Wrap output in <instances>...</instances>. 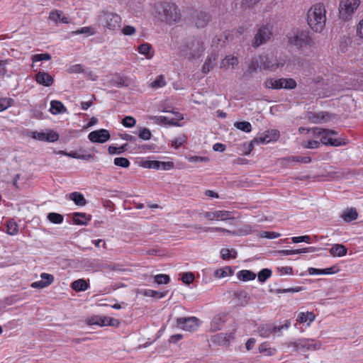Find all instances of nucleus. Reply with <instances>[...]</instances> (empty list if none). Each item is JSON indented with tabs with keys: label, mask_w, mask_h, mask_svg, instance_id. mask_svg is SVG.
<instances>
[{
	"label": "nucleus",
	"mask_w": 363,
	"mask_h": 363,
	"mask_svg": "<svg viewBox=\"0 0 363 363\" xmlns=\"http://www.w3.org/2000/svg\"><path fill=\"white\" fill-rule=\"evenodd\" d=\"M325 13V7L322 3L314 4L308 11L307 22L313 31L320 33L324 29L326 23Z\"/></svg>",
	"instance_id": "f257e3e1"
},
{
	"label": "nucleus",
	"mask_w": 363,
	"mask_h": 363,
	"mask_svg": "<svg viewBox=\"0 0 363 363\" xmlns=\"http://www.w3.org/2000/svg\"><path fill=\"white\" fill-rule=\"evenodd\" d=\"M156 11L158 17L169 24L177 23L181 18L179 9L172 3L161 2L157 5Z\"/></svg>",
	"instance_id": "f03ea898"
},
{
	"label": "nucleus",
	"mask_w": 363,
	"mask_h": 363,
	"mask_svg": "<svg viewBox=\"0 0 363 363\" xmlns=\"http://www.w3.org/2000/svg\"><path fill=\"white\" fill-rule=\"evenodd\" d=\"M283 65V63L279 62L277 59L273 56L259 55L252 59L248 67V72H254L257 69L275 70L278 67H282Z\"/></svg>",
	"instance_id": "7ed1b4c3"
},
{
	"label": "nucleus",
	"mask_w": 363,
	"mask_h": 363,
	"mask_svg": "<svg viewBox=\"0 0 363 363\" xmlns=\"http://www.w3.org/2000/svg\"><path fill=\"white\" fill-rule=\"evenodd\" d=\"M288 38L290 45L298 50L312 46L313 44V39L308 30L300 29L293 30L289 34Z\"/></svg>",
	"instance_id": "20e7f679"
},
{
	"label": "nucleus",
	"mask_w": 363,
	"mask_h": 363,
	"mask_svg": "<svg viewBox=\"0 0 363 363\" xmlns=\"http://www.w3.org/2000/svg\"><path fill=\"white\" fill-rule=\"evenodd\" d=\"M204 45L202 40L199 38L187 41L181 50L182 55L189 60L199 58L204 52Z\"/></svg>",
	"instance_id": "39448f33"
},
{
	"label": "nucleus",
	"mask_w": 363,
	"mask_h": 363,
	"mask_svg": "<svg viewBox=\"0 0 363 363\" xmlns=\"http://www.w3.org/2000/svg\"><path fill=\"white\" fill-rule=\"evenodd\" d=\"M284 345L288 347H293L295 352L301 351L303 352L309 350H318L321 346L320 342L308 338H300L296 341L286 342Z\"/></svg>",
	"instance_id": "423d86ee"
},
{
	"label": "nucleus",
	"mask_w": 363,
	"mask_h": 363,
	"mask_svg": "<svg viewBox=\"0 0 363 363\" xmlns=\"http://www.w3.org/2000/svg\"><path fill=\"white\" fill-rule=\"evenodd\" d=\"M360 0H340L339 4V16L344 21H349L359 6Z\"/></svg>",
	"instance_id": "0eeeda50"
},
{
	"label": "nucleus",
	"mask_w": 363,
	"mask_h": 363,
	"mask_svg": "<svg viewBox=\"0 0 363 363\" xmlns=\"http://www.w3.org/2000/svg\"><path fill=\"white\" fill-rule=\"evenodd\" d=\"M272 36V26L266 24L260 26L252 42V46L255 48L267 43Z\"/></svg>",
	"instance_id": "6e6552de"
},
{
	"label": "nucleus",
	"mask_w": 363,
	"mask_h": 363,
	"mask_svg": "<svg viewBox=\"0 0 363 363\" xmlns=\"http://www.w3.org/2000/svg\"><path fill=\"white\" fill-rule=\"evenodd\" d=\"M103 26L106 28L116 31L118 30L122 24V20L119 15L111 12H103L101 15Z\"/></svg>",
	"instance_id": "1a4fd4ad"
},
{
	"label": "nucleus",
	"mask_w": 363,
	"mask_h": 363,
	"mask_svg": "<svg viewBox=\"0 0 363 363\" xmlns=\"http://www.w3.org/2000/svg\"><path fill=\"white\" fill-rule=\"evenodd\" d=\"M191 18L198 28H205L211 21V17L208 13L198 10H194L191 13Z\"/></svg>",
	"instance_id": "9d476101"
},
{
	"label": "nucleus",
	"mask_w": 363,
	"mask_h": 363,
	"mask_svg": "<svg viewBox=\"0 0 363 363\" xmlns=\"http://www.w3.org/2000/svg\"><path fill=\"white\" fill-rule=\"evenodd\" d=\"M201 215L208 220H227L234 219L233 212L228 211H206Z\"/></svg>",
	"instance_id": "9b49d317"
},
{
	"label": "nucleus",
	"mask_w": 363,
	"mask_h": 363,
	"mask_svg": "<svg viewBox=\"0 0 363 363\" xmlns=\"http://www.w3.org/2000/svg\"><path fill=\"white\" fill-rule=\"evenodd\" d=\"M198 318L196 317L178 318H177V326L184 330L194 331L199 326Z\"/></svg>",
	"instance_id": "f8f14e48"
},
{
	"label": "nucleus",
	"mask_w": 363,
	"mask_h": 363,
	"mask_svg": "<svg viewBox=\"0 0 363 363\" xmlns=\"http://www.w3.org/2000/svg\"><path fill=\"white\" fill-rule=\"evenodd\" d=\"M110 133L106 129H99L91 132L88 135L89 140L92 143H104L110 139Z\"/></svg>",
	"instance_id": "ddd939ff"
},
{
	"label": "nucleus",
	"mask_w": 363,
	"mask_h": 363,
	"mask_svg": "<svg viewBox=\"0 0 363 363\" xmlns=\"http://www.w3.org/2000/svg\"><path fill=\"white\" fill-rule=\"evenodd\" d=\"M35 79L37 83L45 86H50L53 82V77L46 72H38L35 76Z\"/></svg>",
	"instance_id": "4468645a"
},
{
	"label": "nucleus",
	"mask_w": 363,
	"mask_h": 363,
	"mask_svg": "<svg viewBox=\"0 0 363 363\" xmlns=\"http://www.w3.org/2000/svg\"><path fill=\"white\" fill-rule=\"evenodd\" d=\"M40 277L42 280L31 284L32 288L43 289L50 285L54 281V277L50 274L42 273Z\"/></svg>",
	"instance_id": "2eb2a0df"
},
{
	"label": "nucleus",
	"mask_w": 363,
	"mask_h": 363,
	"mask_svg": "<svg viewBox=\"0 0 363 363\" xmlns=\"http://www.w3.org/2000/svg\"><path fill=\"white\" fill-rule=\"evenodd\" d=\"M313 133L315 135L321 136L320 143L328 145L327 140H329V136L331 135H337V133L335 130H331L328 129H323L320 128H313Z\"/></svg>",
	"instance_id": "dca6fc26"
},
{
	"label": "nucleus",
	"mask_w": 363,
	"mask_h": 363,
	"mask_svg": "<svg viewBox=\"0 0 363 363\" xmlns=\"http://www.w3.org/2000/svg\"><path fill=\"white\" fill-rule=\"evenodd\" d=\"M308 118L313 123H322L323 122H327L330 119V115L328 112H310Z\"/></svg>",
	"instance_id": "f3484780"
},
{
	"label": "nucleus",
	"mask_w": 363,
	"mask_h": 363,
	"mask_svg": "<svg viewBox=\"0 0 363 363\" xmlns=\"http://www.w3.org/2000/svg\"><path fill=\"white\" fill-rule=\"evenodd\" d=\"M225 317L223 314L215 315L211 323V330L216 332L221 330L225 322Z\"/></svg>",
	"instance_id": "a211bd4d"
},
{
	"label": "nucleus",
	"mask_w": 363,
	"mask_h": 363,
	"mask_svg": "<svg viewBox=\"0 0 363 363\" xmlns=\"http://www.w3.org/2000/svg\"><path fill=\"white\" fill-rule=\"evenodd\" d=\"M234 338V334L230 333H219L213 336L211 340L218 345H226L230 340Z\"/></svg>",
	"instance_id": "6ab92c4d"
},
{
	"label": "nucleus",
	"mask_w": 363,
	"mask_h": 363,
	"mask_svg": "<svg viewBox=\"0 0 363 363\" xmlns=\"http://www.w3.org/2000/svg\"><path fill=\"white\" fill-rule=\"evenodd\" d=\"M329 251L333 257H343L346 255L347 249L342 244H334Z\"/></svg>",
	"instance_id": "aec40b11"
},
{
	"label": "nucleus",
	"mask_w": 363,
	"mask_h": 363,
	"mask_svg": "<svg viewBox=\"0 0 363 363\" xmlns=\"http://www.w3.org/2000/svg\"><path fill=\"white\" fill-rule=\"evenodd\" d=\"M340 217L347 223L352 222L356 220L358 217V213L354 208L345 209L341 214Z\"/></svg>",
	"instance_id": "412c9836"
},
{
	"label": "nucleus",
	"mask_w": 363,
	"mask_h": 363,
	"mask_svg": "<svg viewBox=\"0 0 363 363\" xmlns=\"http://www.w3.org/2000/svg\"><path fill=\"white\" fill-rule=\"evenodd\" d=\"M192 227L194 229H196V230H202L205 233H209V232L210 233H212V232H225V233H229L230 235H236L235 232L231 231V230H227V229L223 228H218V227H213V228L202 227L200 225H194Z\"/></svg>",
	"instance_id": "4be33fe9"
},
{
	"label": "nucleus",
	"mask_w": 363,
	"mask_h": 363,
	"mask_svg": "<svg viewBox=\"0 0 363 363\" xmlns=\"http://www.w3.org/2000/svg\"><path fill=\"white\" fill-rule=\"evenodd\" d=\"M50 111L51 113L56 115L65 113L67 111V108L61 101L53 100L50 103Z\"/></svg>",
	"instance_id": "5701e85b"
},
{
	"label": "nucleus",
	"mask_w": 363,
	"mask_h": 363,
	"mask_svg": "<svg viewBox=\"0 0 363 363\" xmlns=\"http://www.w3.org/2000/svg\"><path fill=\"white\" fill-rule=\"evenodd\" d=\"M49 19L55 23L61 22L63 23H68L67 18L62 16V12L59 10H53L50 11Z\"/></svg>",
	"instance_id": "b1692460"
},
{
	"label": "nucleus",
	"mask_w": 363,
	"mask_h": 363,
	"mask_svg": "<svg viewBox=\"0 0 363 363\" xmlns=\"http://www.w3.org/2000/svg\"><path fill=\"white\" fill-rule=\"evenodd\" d=\"M257 331L262 337H268L272 334V323L260 325Z\"/></svg>",
	"instance_id": "393cba45"
},
{
	"label": "nucleus",
	"mask_w": 363,
	"mask_h": 363,
	"mask_svg": "<svg viewBox=\"0 0 363 363\" xmlns=\"http://www.w3.org/2000/svg\"><path fill=\"white\" fill-rule=\"evenodd\" d=\"M264 86L267 89H282V78L274 79L267 78L264 82Z\"/></svg>",
	"instance_id": "a878e982"
},
{
	"label": "nucleus",
	"mask_w": 363,
	"mask_h": 363,
	"mask_svg": "<svg viewBox=\"0 0 363 363\" xmlns=\"http://www.w3.org/2000/svg\"><path fill=\"white\" fill-rule=\"evenodd\" d=\"M70 200L73 201L74 203L79 206H84L86 204V200L82 194L74 191L69 194Z\"/></svg>",
	"instance_id": "bb28decb"
},
{
	"label": "nucleus",
	"mask_w": 363,
	"mask_h": 363,
	"mask_svg": "<svg viewBox=\"0 0 363 363\" xmlns=\"http://www.w3.org/2000/svg\"><path fill=\"white\" fill-rule=\"evenodd\" d=\"M73 221L77 225H86L91 220V216L84 213H75L73 214Z\"/></svg>",
	"instance_id": "cd10ccee"
},
{
	"label": "nucleus",
	"mask_w": 363,
	"mask_h": 363,
	"mask_svg": "<svg viewBox=\"0 0 363 363\" xmlns=\"http://www.w3.org/2000/svg\"><path fill=\"white\" fill-rule=\"evenodd\" d=\"M238 62L237 57L233 56H227L223 60L220 67L225 69H228L230 67L234 68L238 65Z\"/></svg>",
	"instance_id": "c85d7f7f"
},
{
	"label": "nucleus",
	"mask_w": 363,
	"mask_h": 363,
	"mask_svg": "<svg viewBox=\"0 0 363 363\" xmlns=\"http://www.w3.org/2000/svg\"><path fill=\"white\" fill-rule=\"evenodd\" d=\"M239 280L246 281L254 280L256 277L255 273L250 270H241L237 274Z\"/></svg>",
	"instance_id": "c756f323"
},
{
	"label": "nucleus",
	"mask_w": 363,
	"mask_h": 363,
	"mask_svg": "<svg viewBox=\"0 0 363 363\" xmlns=\"http://www.w3.org/2000/svg\"><path fill=\"white\" fill-rule=\"evenodd\" d=\"M89 288V284L83 279L74 281L72 283V289L75 291H84Z\"/></svg>",
	"instance_id": "7c9ffc66"
},
{
	"label": "nucleus",
	"mask_w": 363,
	"mask_h": 363,
	"mask_svg": "<svg viewBox=\"0 0 363 363\" xmlns=\"http://www.w3.org/2000/svg\"><path fill=\"white\" fill-rule=\"evenodd\" d=\"M60 154L67 155L69 157L75 158V159H80L84 160H89L93 158V155L91 154H87V155H82L79 154L78 152L75 151H72L70 152H66L65 151H60Z\"/></svg>",
	"instance_id": "2f4dec72"
},
{
	"label": "nucleus",
	"mask_w": 363,
	"mask_h": 363,
	"mask_svg": "<svg viewBox=\"0 0 363 363\" xmlns=\"http://www.w3.org/2000/svg\"><path fill=\"white\" fill-rule=\"evenodd\" d=\"M291 325V322L289 320L285 321V323L281 325L277 326L274 324H272V334L277 335L278 336H281L283 335L284 330H288Z\"/></svg>",
	"instance_id": "473e14b6"
},
{
	"label": "nucleus",
	"mask_w": 363,
	"mask_h": 363,
	"mask_svg": "<svg viewBox=\"0 0 363 363\" xmlns=\"http://www.w3.org/2000/svg\"><path fill=\"white\" fill-rule=\"evenodd\" d=\"M108 317L106 316H94L88 320V325H97L99 326H106V320Z\"/></svg>",
	"instance_id": "72a5a7b5"
},
{
	"label": "nucleus",
	"mask_w": 363,
	"mask_h": 363,
	"mask_svg": "<svg viewBox=\"0 0 363 363\" xmlns=\"http://www.w3.org/2000/svg\"><path fill=\"white\" fill-rule=\"evenodd\" d=\"M335 267H329L323 269H316L313 267H310L308 269V272L311 275L313 274H332L335 273L334 271Z\"/></svg>",
	"instance_id": "f704fd0d"
},
{
	"label": "nucleus",
	"mask_w": 363,
	"mask_h": 363,
	"mask_svg": "<svg viewBox=\"0 0 363 363\" xmlns=\"http://www.w3.org/2000/svg\"><path fill=\"white\" fill-rule=\"evenodd\" d=\"M284 161H286L288 163L292 162H301L304 164H308L311 162V159L309 157H299V156H291L288 157L283 159Z\"/></svg>",
	"instance_id": "c9c22d12"
},
{
	"label": "nucleus",
	"mask_w": 363,
	"mask_h": 363,
	"mask_svg": "<svg viewBox=\"0 0 363 363\" xmlns=\"http://www.w3.org/2000/svg\"><path fill=\"white\" fill-rule=\"evenodd\" d=\"M235 296L238 299L242 306H245L250 301V296L245 291H240L235 293Z\"/></svg>",
	"instance_id": "e433bc0d"
},
{
	"label": "nucleus",
	"mask_w": 363,
	"mask_h": 363,
	"mask_svg": "<svg viewBox=\"0 0 363 363\" xmlns=\"http://www.w3.org/2000/svg\"><path fill=\"white\" fill-rule=\"evenodd\" d=\"M216 60V57L207 58L202 66V72L203 74H208L211 70H212L215 65Z\"/></svg>",
	"instance_id": "4c0bfd02"
},
{
	"label": "nucleus",
	"mask_w": 363,
	"mask_h": 363,
	"mask_svg": "<svg viewBox=\"0 0 363 363\" xmlns=\"http://www.w3.org/2000/svg\"><path fill=\"white\" fill-rule=\"evenodd\" d=\"M99 269H101H101H109L111 271H120V272L125 271V269L121 268L120 264H115V263H110V264L104 263V264H101L99 266Z\"/></svg>",
	"instance_id": "58836bf2"
},
{
	"label": "nucleus",
	"mask_w": 363,
	"mask_h": 363,
	"mask_svg": "<svg viewBox=\"0 0 363 363\" xmlns=\"http://www.w3.org/2000/svg\"><path fill=\"white\" fill-rule=\"evenodd\" d=\"M18 231V226L17 223L13 220H10L8 221L6 225V232L8 234L11 235H14L17 234Z\"/></svg>",
	"instance_id": "ea45409f"
},
{
	"label": "nucleus",
	"mask_w": 363,
	"mask_h": 363,
	"mask_svg": "<svg viewBox=\"0 0 363 363\" xmlns=\"http://www.w3.org/2000/svg\"><path fill=\"white\" fill-rule=\"evenodd\" d=\"M234 125L238 129L245 133H250L252 130V125L247 121L236 122Z\"/></svg>",
	"instance_id": "a19ab883"
},
{
	"label": "nucleus",
	"mask_w": 363,
	"mask_h": 363,
	"mask_svg": "<svg viewBox=\"0 0 363 363\" xmlns=\"http://www.w3.org/2000/svg\"><path fill=\"white\" fill-rule=\"evenodd\" d=\"M151 45L148 43H143L138 46V51L139 53L145 55L147 58H151L152 55H150V50Z\"/></svg>",
	"instance_id": "79ce46f5"
},
{
	"label": "nucleus",
	"mask_w": 363,
	"mask_h": 363,
	"mask_svg": "<svg viewBox=\"0 0 363 363\" xmlns=\"http://www.w3.org/2000/svg\"><path fill=\"white\" fill-rule=\"evenodd\" d=\"M259 351L261 353H264L266 355L272 356L276 352L275 348L268 347L267 343H262L259 346Z\"/></svg>",
	"instance_id": "37998d69"
},
{
	"label": "nucleus",
	"mask_w": 363,
	"mask_h": 363,
	"mask_svg": "<svg viewBox=\"0 0 363 363\" xmlns=\"http://www.w3.org/2000/svg\"><path fill=\"white\" fill-rule=\"evenodd\" d=\"M48 219L52 223L60 224L63 221V216L57 213H50L48 215Z\"/></svg>",
	"instance_id": "c03bdc74"
},
{
	"label": "nucleus",
	"mask_w": 363,
	"mask_h": 363,
	"mask_svg": "<svg viewBox=\"0 0 363 363\" xmlns=\"http://www.w3.org/2000/svg\"><path fill=\"white\" fill-rule=\"evenodd\" d=\"M128 144L125 143L118 147L114 146H109L108 148V153L110 155L121 154L127 150Z\"/></svg>",
	"instance_id": "a18cd8bd"
},
{
	"label": "nucleus",
	"mask_w": 363,
	"mask_h": 363,
	"mask_svg": "<svg viewBox=\"0 0 363 363\" xmlns=\"http://www.w3.org/2000/svg\"><path fill=\"white\" fill-rule=\"evenodd\" d=\"M296 82L291 78L284 79L282 78V88L286 89H294L296 87Z\"/></svg>",
	"instance_id": "49530a36"
},
{
	"label": "nucleus",
	"mask_w": 363,
	"mask_h": 363,
	"mask_svg": "<svg viewBox=\"0 0 363 363\" xmlns=\"http://www.w3.org/2000/svg\"><path fill=\"white\" fill-rule=\"evenodd\" d=\"M13 104V99L11 98H0V111H3Z\"/></svg>",
	"instance_id": "de8ad7c7"
},
{
	"label": "nucleus",
	"mask_w": 363,
	"mask_h": 363,
	"mask_svg": "<svg viewBox=\"0 0 363 363\" xmlns=\"http://www.w3.org/2000/svg\"><path fill=\"white\" fill-rule=\"evenodd\" d=\"M138 137L144 140H148L152 137L150 130L147 128H140L138 130Z\"/></svg>",
	"instance_id": "09e8293b"
},
{
	"label": "nucleus",
	"mask_w": 363,
	"mask_h": 363,
	"mask_svg": "<svg viewBox=\"0 0 363 363\" xmlns=\"http://www.w3.org/2000/svg\"><path fill=\"white\" fill-rule=\"evenodd\" d=\"M232 274L230 267H226L223 269H219L214 272V276L217 278H222Z\"/></svg>",
	"instance_id": "8fccbe9b"
},
{
	"label": "nucleus",
	"mask_w": 363,
	"mask_h": 363,
	"mask_svg": "<svg viewBox=\"0 0 363 363\" xmlns=\"http://www.w3.org/2000/svg\"><path fill=\"white\" fill-rule=\"evenodd\" d=\"M272 275V271L269 269H263L258 273V280L264 282Z\"/></svg>",
	"instance_id": "3c124183"
},
{
	"label": "nucleus",
	"mask_w": 363,
	"mask_h": 363,
	"mask_svg": "<svg viewBox=\"0 0 363 363\" xmlns=\"http://www.w3.org/2000/svg\"><path fill=\"white\" fill-rule=\"evenodd\" d=\"M114 164L116 166L127 168L130 166V162L127 158L125 157H116L114 159Z\"/></svg>",
	"instance_id": "603ef678"
},
{
	"label": "nucleus",
	"mask_w": 363,
	"mask_h": 363,
	"mask_svg": "<svg viewBox=\"0 0 363 363\" xmlns=\"http://www.w3.org/2000/svg\"><path fill=\"white\" fill-rule=\"evenodd\" d=\"M142 166L145 168L160 169L159 161L156 160H146L142 162Z\"/></svg>",
	"instance_id": "864d4df0"
},
{
	"label": "nucleus",
	"mask_w": 363,
	"mask_h": 363,
	"mask_svg": "<svg viewBox=\"0 0 363 363\" xmlns=\"http://www.w3.org/2000/svg\"><path fill=\"white\" fill-rule=\"evenodd\" d=\"M155 281L158 284H167L169 282L170 278L167 274H157L155 277Z\"/></svg>",
	"instance_id": "5fc2aeb1"
},
{
	"label": "nucleus",
	"mask_w": 363,
	"mask_h": 363,
	"mask_svg": "<svg viewBox=\"0 0 363 363\" xmlns=\"http://www.w3.org/2000/svg\"><path fill=\"white\" fill-rule=\"evenodd\" d=\"M166 82L164 77L162 75H160L151 83L150 86L152 88H160L164 86Z\"/></svg>",
	"instance_id": "6e6d98bb"
},
{
	"label": "nucleus",
	"mask_w": 363,
	"mask_h": 363,
	"mask_svg": "<svg viewBox=\"0 0 363 363\" xmlns=\"http://www.w3.org/2000/svg\"><path fill=\"white\" fill-rule=\"evenodd\" d=\"M142 294L145 296H149V297H159V298H162L164 296V294L161 293V292H158V291H154V290H151V289H145L144 290Z\"/></svg>",
	"instance_id": "4d7b16f0"
},
{
	"label": "nucleus",
	"mask_w": 363,
	"mask_h": 363,
	"mask_svg": "<svg viewBox=\"0 0 363 363\" xmlns=\"http://www.w3.org/2000/svg\"><path fill=\"white\" fill-rule=\"evenodd\" d=\"M50 59L51 55L49 53L37 54L32 57L33 62L50 60Z\"/></svg>",
	"instance_id": "13d9d810"
},
{
	"label": "nucleus",
	"mask_w": 363,
	"mask_h": 363,
	"mask_svg": "<svg viewBox=\"0 0 363 363\" xmlns=\"http://www.w3.org/2000/svg\"><path fill=\"white\" fill-rule=\"evenodd\" d=\"M136 121L132 116H125L122 121V124L126 128H132L135 125Z\"/></svg>",
	"instance_id": "bf43d9fd"
},
{
	"label": "nucleus",
	"mask_w": 363,
	"mask_h": 363,
	"mask_svg": "<svg viewBox=\"0 0 363 363\" xmlns=\"http://www.w3.org/2000/svg\"><path fill=\"white\" fill-rule=\"evenodd\" d=\"M127 78L124 77L118 76L113 79V83L117 87L128 86Z\"/></svg>",
	"instance_id": "052dcab7"
},
{
	"label": "nucleus",
	"mask_w": 363,
	"mask_h": 363,
	"mask_svg": "<svg viewBox=\"0 0 363 363\" xmlns=\"http://www.w3.org/2000/svg\"><path fill=\"white\" fill-rule=\"evenodd\" d=\"M194 279V274L192 272H184L182 274V280L186 284H189L193 282Z\"/></svg>",
	"instance_id": "680f3d73"
},
{
	"label": "nucleus",
	"mask_w": 363,
	"mask_h": 363,
	"mask_svg": "<svg viewBox=\"0 0 363 363\" xmlns=\"http://www.w3.org/2000/svg\"><path fill=\"white\" fill-rule=\"evenodd\" d=\"M280 234L273 231H263L260 233L261 238H265L268 239H274L279 238Z\"/></svg>",
	"instance_id": "e2e57ef3"
},
{
	"label": "nucleus",
	"mask_w": 363,
	"mask_h": 363,
	"mask_svg": "<svg viewBox=\"0 0 363 363\" xmlns=\"http://www.w3.org/2000/svg\"><path fill=\"white\" fill-rule=\"evenodd\" d=\"M58 139H59L58 133H57L52 130H50V132L47 133V134H46L45 142L53 143V142L58 140Z\"/></svg>",
	"instance_id": "0e129e2a"
},
{
	"label": "nucleus",
	"mask_w": 363,
	"mask_h": 363,
	"mask_svg": "<svg viewBox=\"0 0 363 363\" xmlns=\"http://www.w3.org/2000/svg\"><path fill=\"white\" fill-rule=\"evenodd\" d=\"M67 72L70 74H74V73H82V72H84V70L83 69L82 66L81 65L77 64V65L70 66L68 68Z\"/></svg>",
	"instance_id": "69168bd1"
},
{
	"label": "nucleus",
	"mask_w": 363,
	"mask_h": 363,
	"mask_svg": "<svg viewBox=\"0 0 363 363\" xmlns=\"http://www.w3.org/2000/svg\"><path fill=\"white\" fill-rule=\"evenodd\" d=\"M47 133L33 131L31 132V137L35 140L45 142Z\"/></svg>",
	"instance_id": "338daca9"
},
{
	"label": "nucleus",
	"mask_w": 363,
	"mask_h": 363,
	"mask_svg": "<svg viewBox=\"0 0 363 363\" xmlns=\"http://www.w3.org/2000/svg\"><path fill=\"white\" fill-rule=\"evenodd\" d=\"M136 33V29L132 26H125L122 29V33L125 35H132Z\"/></svg>",
	"instance_id": "774afa93"
}]
</instances>
